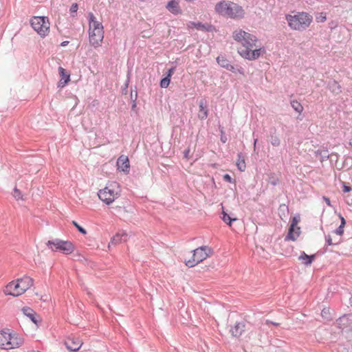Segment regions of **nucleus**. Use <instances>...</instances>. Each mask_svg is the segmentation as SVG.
I'll return each instance as SVG.
<instances>
[{
  "instance_id": "obj_39",
  "label": "nucleus",
  "mask_w": 352,
  "mask_h": 352,
  "mask_svg": "<svg viewBox=\"0 0 352 352\" xmlns=\"http://www.w3.org/2000/svg\"><path fill=\"white\" fill-rule=\"evenodd\" d=\"M77 10H78V4L74 3L71 6L69 11L71 13H75L77 12Z\"/></svg>"
},
{
  "instance_id": "obj_46",
  "label": "nucleus",
  "mask_w": 352,
  "mask_h": 352,
  "mask_svg": "<svg viewBox=\"0 0 352 352\" xmlns=\"http://www.w3.org/2000/svg\"><path fill=\"white\" fill-rule=\"evenodd\" d=\"M323 199L324 200V201L326 202V204H327L328 206H331V201H330L329 198H328V197H327L324 196V197H323Z\"/></svg>"
},
{
  "instance_id": "obj_37",
  "label": "nucleus",
  "mask_w": 352,
  "mask_h": 352,
  "mask_svg": "<svg viewBox=\"0 0 352 352\" xmlns=\"http://www.w3.org/2000/svg\"><path fill=\"white\" fill-rule=\"evenodd\" d=\"M137 98H138V93H137V91H135V98H133V93L131 92V99L133 101L132 109H134L136 107V100H137Z\"/></svg>"
},
{
  "instance_id": "obj_33",
  "label": "nucleus",
  "mask_w": 352,
  "mask_h": 352,
  "mask_svg": "<svg viewBox=\"0 0 352 352\" xmlns=\"http://www.w3.org/2000/svg\"><path fill=\"white\" fill-rule=\"evenodd\" d=\"M170 78L165 76L160 81V87L162 88H167L170 84Z\"/></svg>"
},
{
  "instance_id": "obj_28",
  "label": "nucleus",
  "mask_w": 352,
  "mask_h": 352,
  "mask_svg": "<svg viewBox=\"0 0 352 352\" xmlns=\"http://www.w3.org/2000/svg\"><path fill=\"white\" fill-rule=\"evenodd\" d=\"M236 166H237L238 169L240 171H244L245 170L246 166H245V160H244L243 156L242 155V153H241L238 154V160L236 162Z\"/></svg>"
},
{
  "instance_id": "obj_19",
  "label": "nucleus",
  "mask_w": 352,
  "mask_h": 352,
  "mask_svg": "<svg viewBox=\"0 0 352 352\" xmlns=\"http://www.w3.org/2000/svg\"><path fill=\"white\" fill-rule=\"evenodd\" d=\"M300 232V228L296 226H292V225H290L288 233L287 236H285V241H296L297 237L299 236Z\"/></svg>"
},
{
  "instance_id": "obj_40",
  "label": "nucleus",
  "mask_w": 352,
  "mask_h": 352,
  "mask_svg": "<svg viewBox=\"0 0 352 352\" xmlns=\"http://www.w3.org/2000/svg\"><path fill=\"white\" fill-rule=\"evenodd\" d=\"M334 232L338 235H342L344 233V227L340 226Z\"/></svg>"
},
{
  "instance_id": "obj_13",
  "label": "nucleus",
  "mask_w": 352,
  "mask_h": 352,
  "mask_svg": "<svg viewBox=\"0 0 352 352\" xmlns=\"http://www.w3.org/2000/svg\"><path fill=\"white\" fill-rule=\"evenodd\" d=\"M82 342L78 338H68L65 341L66 348L71 351H77L82 346Z\"/></svg>"
},
{
  "instance_id": "obj_3",
  "label": "nucleus",
  "mask_w": 352,
  "mask_h": 352,
  "mask_svg": "<svg viewBox=\"0 0 352 352\" xmlns=\"http://www.w3.org/2000/svg\"><path fill=\"white\" fill-rule=\"evenodd\" d=\"M286 19L292 29L302 31L309 26L312 21V16L305 12H298L294 16L287 15Z\"/></svg>"
},
{
  "instance_id": "obj_26",
  "label": "nucleus",
  "mask_w": 352,
  "mask_h": 352,
  "mask_svg": "<svg viewBox=\"0 0 352 352\" xmlns=\"http://www.w3.org/2000/svg\"><path fill=\"white\" fill-rule=\"evenodd\" d=\"M315 155L316 157H320V161L321 162L329 160L330 157V155L329 154L327 149L317 150L315 151Z\"/></svg>"
},
{
  "instance_id": "obj_16",
  "label": "nucleus",
  "mask_w": 352,
  "mask_h": 352,
  "mask_svg": "<svg viewBox=\"0 0 352 352\" xmlns=\"http://www.w3.org/2000/svg\"><path fill=\"white\" fill-rule=\"evenodd\" d=\"M117 166L118 169L128 173L130 169L129 160L127 156L122 155L117 160Z\"/></svg>"
},
{
  "instance_id": "obj_20",
  "label": "nucleus",
  "mask_w": 352,
  "mask_h": 352,
  "mask_svg": "<svg viewBox=\"0 0 352 352\" xmlns=\"http://www.w3.org/2000/svg\"><path fill=\"white\" fill-rule=\"evenodd\" d=\"M59 75L61 77L58 87H64L70 80V74L62 67H58Z\"/></svg>"
},
{
  "instance_id": "obj_4",
  "label": "nucleus",
  "mask_w": 352,
  "mask_h": 352,
  "mask_svg": "<svg viewBox=\"0 0 352 352\" xmlns=\"http://www.w3.org/2000/svg\"><path fill=\"white\" fill-rule=\"evenodd\" d=\"M46 245L53 252L59 251L65 254H70L74 251V245L69 241H63L60 239L50 240Z\"/></svg>"
},
{
  "instance_id": "obj_43",
  "label": "nucleus",
  "mask_w": 352,
  "mask_h": 352,
  "mask_svg": "<svg viewBox=\"0 0 352 352\" xmlns=\"http://www.w3.org/2000/svg\"><path fill=\"white\" fill-rule=\"evenodd\" d=\"M351 190H352V188L351 186L344 184L343 190H342L344 192H349L351 191Z\"/></svg>"
},
{
  "instance_id": "obj_57",
  "label": "nucleus",
  "mask_w": 352,
  "mask_h": 352,
  "mask_svg": "<svg viewBox=\"0 0 352 352\" xmlns=\"http://www.w3.org/2000/svg\"><path fill=\"white\" fill-rule=\"evenodd\" d=\"M349 144L352 146V139L350 140Z\"/></svg>"
},
{
  "instance_id": "obj_1",
  "label": "nucleus",
  "mask_w": 352,
  "mask_h": 352,
  "mask_svg": "<svg viewBox=\"0 0 352 352\" xmlns=\"http://www.w3.org/2000/svg\"><path fill=\"white\" fill-rule=\"evenodd\" d=\"M232 38L244 47V49L238 50L243 58L252 60L257 59L261 56V48L252 50L254 47H256L258 39L256 36L241 29H238L233 32Z\"/></svg>"
},
{
  "instance_id": "obj_17",
  "label": "nucleus",
  "mask_w": 352,
  "mask_h": 352,
  "mask_svg": "<svg viewBox=\"0 0 352 352\" xmlns=\"http://www.w3.org/2000/svg\"><path fill=\"white\" fill-rule=\"evenodd\" d=\"M17 281L21 287V292L23 293L30 289L33 285L34 283L33 279L29 276H24L21 278H18Z\"/></svg>"
},
{
  "instance_id": "obj_24",
  "label": "nucleus",
  "mask_w": 352,
  "mask_h": 352,
  "mask_svg": "<svg viewBox=\"0 0 352 352\" xmlns=\"http://www.w3.org/2000/svg\"><path fill=\"white\" fill-rule=\"evenodd\" d=\"M315 254L307 255L305 252H302L299 256V260L302 261V263L307 266L310 265L315 259Z\"/></svg>"
},
{
  "instance_id": "obj_53",
  "label": "nucleus",
  "mask_w": 352,
  "mask_h": 352,
  "mask_svg": "<svg viewBox=\"0 0 352 352\" xmlns=\"http://www.w3.org/2000/svg\"><path fill=\"white\" fill-rule=\"evenodd\" d=\"M331 155V156L335 155V156H336V157L337 159H338V156H339L338 153H332Z\"/></svg>"
},
{
  "instance_id": "obj_36",
  "label": "nucleus",
  "mask_w": 352,
  "mask_h": 352,
  "mask_svg": "<svg viewBox=\"0 0 352 352\" xmlns=\"http://www.w3.org/2000/svg\"><path fill=\"white\" fill-rule=\"evenodd\" d=\"M14 197L19 200L22 198L21 193L19 190H18L16 188L14 189V193H13Z\"/></svg>"
},
{
  "instance_id": "obj_35",
  "label": "nucleus",
  "mask_w": 352,
  "mask_h": 352,
  "mask_svg": "<svg viewBox=\"0 0 352 352\" xmlns=\"http://www.w3.org/2000/svg\"><path fill=\"white\" fill-rule=\"evenodd\" d=\"M325 240H326V244L327 245H338L340 243V241L333 243L332 241V239H331V236L329 234L325 236Z\"/></svg>"
},
{
  "instance_id": "obj_23",
  "label": "nucleus",
  "mask_w": 352,
  "mask_h": 352,
  "mask_svg": "<svg viewBox=\"0 0 352 352\" xmlns=\"http://www.w3.org/2000/svg\"><path fill=\"white\" fill-rule=\"evenodd\" d=\"M9 329L0 331V348L7 349Z\"/></svg>"
},
{
  "instance_id": "obj_11",
  "label": "nucleus",
  "mask_w": 352,
  "mask_h": 352,
  "mask_svg": "<svg viewBox=\"0 0 352 352\" xmlns=\"http://www.w3.org/2000/svg\"><path fill=\"white\" fill-rule=\"evenodd\" d=\"M186 25L188 29L196 28L198 30L207 32H212L214 30V27L212 25L208 23H202L199 21H189Z\"/></svg>"
},
{
  "instance_id": "obj_9",
  "label": "nucleus",
  "mask_w": 352,
  "mask_h": 352,
  "mask_svg": "<svg viewBox=\"0 0 352 352\" xmlns=\"http://www.w3.org/2000/svg\"><path fill=\"white\" fill-rule=\"evenodd\" d=\"M104 38V30H89V38L90 44L94 47H98L101 45L102 41Z\"/></svg>"
},
{
  "instance_id": "obj_50",
  "label": "nucleus",
  "mask_w": 352,
  "mask_h": 352,
  "mask_svg": "<svg viewBox=\"0 0 352 352\" xmlns=\"http://www.w3.org/2000/svg\"><path fill=\"white\" fill-rule=\"evenodd\" d=\"M68 43H69V41H63V42L61 43L60 45H61V46H63V47H65V46L67 45H68Z\"/></svg>"
},
{
  "instance_id": "obj_27",
  "label": "nucleus",
  "mask_w": 352,
  "mask_h": 352,
  "mask_svg": "<svg viewBox=\"0 0 352 352\" xmlns=\"http://www.w3.org/2000/svg\"><path fill=\"white\" fill-rule=\"evenodd\" d=\"M273 131H270V137H269L270 143L273 146H279L280 144V140L276 135V129H273Z\"/></svg>"
},
{
  "instance_id": "obj_42",
  "label": "nucleus",
  "mask_w": 352,
  "mask_h": 352,
  "mask_svg": "<svg viewBox=\"0 0 352 352\" xmlns=\"http://www.w3.org/2000/svg\"><path fill=\"white\" fill-rule=\"evenodd\" d=\"M175 70V67H173L171 68H170L167 73H166V77H168V78H171L172 75L173 74Z\"/></svg>"
},
{
  "instance_id": "obj_2",
  "label": "nucleus",
  "mask_w": 352,
  "mask_h": 352,
  "mask_svg": "<svg viewBox=\"0 0 352 352\" xmlns=\"http://www.w3.org/2000/svg\"><path fill=\"white\" fill-rule=\"evenodd\" d=\"M214 10L218 14L231 19H241L245 14L244 10L241 6L226 0L217 3Z\"/></svg>"
},
{
  "instance_id": "obj_54",
  "label": "nucleus",
  "mask_w": 352,
  "mask_h": 352,
  "mask_svg": "<svg viewBox=\"0 0 352 352\" xmlns=\"http://www.w3.org/2000/svg\"><path fill=\"white\" fill-rule=\"evenodd\" d=\"M272 184L273 186H276V185L277 184V181H273V182H272Z\"/></svg>"
},
{
  "instance_id": "obj_18",
  "label": "nucleus",
  "mask_w": 352,
  "mask_h": 352,
  "mask_svg": "<svg viewBox=\"0 0 352 352\" xmlns=\"http://www.w3.org/2000/svg\"><path fill=\"white\" fill-rule=\"evenodd\" d=\"M199 118L201 120H206L208 116V109L207 107V102L205 99L200 100L199 102Z\"/></svg>"
},
{
  "instance_id": "obj_10",
  "label": "nucleus",
  "mask_w": 352,
  "mask_h": 352,
  "mask_svg": "<svg viewBox=\"0 0 352 352\" xmlns=\"http://www.w3.org/2000/svg\"><path fill=\"white\" fill-rule=\"evenodd\" d=\"M6 295H10L12 296H19L23 293L21 292V287L19 285L17 280L9 283L3 290Z\"/></svg>"
},
{
  "instance_id": "obj_30",
  "label": "nucleus",
  "mask_w": 352,
  "mask_h": 352,
  "mask_svg": "<svg viewBox=\"0 0 352 352\" xmlns=\"http://www.w3.org/2000/svg\"><path fill=\"white\" fill-rule=\"evenodd\" d=\"M222 220L229 226H231V223L232 221H235L237 220L235 217H231L228 214H227L225 211L223 210L222 212Z\"/></svg>"
},
{
  "instance_id": "obj_12",
  "label": "nucleus",
  "mask_w": 352,
  "mask_h": 352,
  "mask_svg": "<svg viewBox=\"0 0 352 352\" xmlns=\"http://www.w3.org/2000/svg\"><path fill=\"white\" fill-rule=\"evenodd\" d=\"M8 344L7 345V349L18 348L23 343V338L15 334L12 335L10 331L8 333Z\"/></svg>"
},
{
  "instance_id": "obj_55",
  "label": "nucleus",
  "mask_w": 352,
  "mask_h": 352,
  "mask_svg": "<svg viewBox=\"0 0 352 352\" xmlns=\"http://www.w3.org/2000/svg\"><path fill=\"white\" fill-rule=\"evenodd\" d=\"M347 160H351H351H352V158H351V157H348V158H346V161H347Z\"/></svg>"
},
{
  "instance_id": "obj_52",
  "label": "nucleus",
  "mask_w": 352,
  "mask_h": 352,
  "mask_svg": "<svg viewBox=\"0 0 352 352\" xmlns=\"http://www.w3.org/2000/svg\"><path fill=\"white\" fill-rule=\"evenodd\" d=\"M257 141H258L257 138H255V139L254 140V151L256 150V146Z\"/></svg>"
},
{
  "instance_id": "obj_25",
  "label": "nucleus",
  "mask_w": 352,
  "mask_h": 352,
  "mask_svg": "<svg viewBox=\"0 0 352 352\" xmlns=\"http://www.w3.org/2000/svg\"><path fill=\"white\" fill-rule=\"evenodd\" d=\"M23 313L28 316L34 324H37L38 320L36 318V312L28 307L22 309Z\"/></svg>"
},
{
  "instance_id": "obj_29",
  "label": "nucleus",
  "mask_w": 352,
  "mask_h": 352,
  "mask_svg": "<svg viewBox=\"0 0 352 352\" xmlns=\"http://www.w3.org/2000/svg\"><path fill=\"white\" fill-rule=\"evenodd\" d=\"M291 106L294 109V110L299 113H301L303 111L302 105L297 100H293L291 101Z\"/></svg>"
},
{
  "instance_id": "obj_15",
  "label": "nucleus",
  "mask_w": 352,
  "mask_h": 352,
  "mask_svg": "<svg viewBox=\"0 0 352 352\" xmlns=\"http://www.w3.org/2000/svg\"><path fill=\"white\" fill-rule=\"evenodd\" d=\"M166 8L174 15H178L182 12V10L179 6V0L169 1L166 5Z\"/></svg>"
},
{
  "instance_id": "obj_47",
  "label": "nucleus",
  "mask_w": 352,
  "mask_h": 352,
  "mask_svg": "<svg viewBox=\"0 0 352 352\" xmlns=\"http://www.w3.org/2000/svg\"><path fill=\"white\" fill-rule=\"evenodd\" d=\"M340 220H341V223L340 226L344 227V226L346 224V221L343 217L340 216Z\"/></svg>"
},
{
  "instance_id": "obj_51",
  "label": "nucleus",
  "mask_w": 352,
  "mask_h": 352,
  "mask_svg": "<svg viewBox=\"0 0 352 352\" xmlns=\"http://www.w3.org/2000/svg\"><path fill=\"white\" fill-rule=\"evenodd\" d=\"M221 140L223 143H225V142H226V140H227V138H226L225 136H223V135H221Z\"/></svg>"
},
{
  "instance_id": "obj_58",
  "label": "nucleus",
  "mask_w": 352,
  "mask_h": 352,
  "mask_svg": "<svg viewBox=\"0 0 352 352\" xmlns=\"http://www.w3.org/2000/svg\"><path fill=\"white\" fill-rule=\"evenodd\" d=\"M139 1L143 2V1H145L146 0H139Z\"/></svg>"
},
{
  "instance_id": "obj_31",
  "label": "nucleus",
  "mask_w": 352,
  "mask_h": 352,
  "mask_svg": "<svg viewBox=\"0 0 352 352\" xmlns=\"http://www.w3.org/2000/svg\"><path fill=\"white\" fill-rule=\"evenodd\" d=\"M321 316L327 321L332 320L331 317L330 310L329 308H324L321 311Z\"/></svg>"
},
{
  "instance_id": "obj_38",
  "label": "nucleus",
  "mask_w": 352,
  "mask_h": 352,
  "mask_svg": "<svg viewBox=\"0 0 352 352\" xmlns=\"http://www.w3.org/2000/svg\"><path fill=\"white\" fill-rule=\"evenodd\" d=\"M88 21H89V24L91 25V23L94 22L96 21V19L95 17V16L94 15V14L92 12H89V14H88Z\"/></svg>"
},
{
  "instance_id": "obj_41",
  "label": "nucleus",
  "mask_w": 352,
  "mask_h": 352,
  "mask_svg": "<svg viewBox=\"0 0 352 352\" xmlns=\"http://www.w3.org/2000/svg\"><path fill=\"white\" fill-rule=\"evenodd\" d=\"M223 177L224 181H226L227 182H229V183L233 182V179L229 174H225Z\"/></svg>"
},
{
  "instance_id": "obj_22",
  "label": "nucleus",
  "mask_w": 352,
  "mask_h": 352,
  "mask_svg": "<svg viewBox=\"0 0 352 352\" xmlns=\"http://www.w3.org/2000/svg\"><path fill=\"white\" fill-rule=\"evenodd\" d=\"M327 87L333 94L338 95L342 92L341 86L335 80H330L328 82Z\"/></svg>"
},
{
  "instance_id": "obj_21",
  "label": "nucleus",
  "mask_w": 352,
  "mask_h": 352,
  "mask_svg": "<svg viewBox=\"0 0 352 352\" xmlns=\"http://www.w3.org/2000/svg\"><path fill=\"white\" fill-rule=\"evenodd\" d=\"M128 235L126 232H122L117 233L111 240V243L112 245H117L122 242H125L127 241Z\"/></svg>"
},
{
  "instance_id": "obj_8",
  "label": "nucleus",
  "mask_w": 352,
  "mask_h": 352,
  "mask_svg": "<svg viewBox=\"0 0 352 352\" xmlns=\"http://www.w3.org/2000/svg\"><path fill=\"white\" fill-rule=\"evenodd\" d=\"M217 63L223 68L232 72L233 73L238 72L241 74H244V69L242 67L236 68L234 65L230 63V61L225 56L220 55L216 58Z\"/></svg>"
},
{
  "instance_id": "obj_7",
  "label": "nucleus",
  "mask_w": 352,
  "mask_h": 352,
  "mask_svg": "<svg viewBox=\"0 0 352 352\" xmlns=\"http://www.w3.org/2000/svg\"><path fill=\"white\" fill-rule=\"evenodd\" d=\"M98 195L101 201L109 205L117 198L118 193L115 192L114 190L105 187L99 190Z\"/></svg>"
},
{
  "instance_id": "obj_34",
  "label": "nucleus",
  "mask_w": 352,
  "mask_h": 352,
  "mask_svg": "<svg viewBox=\"0 0 352 352\" xmlns=\"http://www.w3.org/2000/svg\"><path fill=\"white\" fill-rule=\"evenodd\" d=\"M72 224L77 228V230L82 234H86L87 231L85 228L78 224V223L75 221H72Z\"/></svg>"
},
{
  "instance_id": "obj_49",
  "label": "nucleus",
  "mask_w": 352,
  "mask_h": 352,
  "mask_svg": "<svg viewBox=\"0 0 352 352\" xmlns=\"http://www.w3.org/2000/svg\"><path fill=\"white\" fill-rule=\"evenodd\" d=\"M189 152H190L189 149H186V150L184 151V157H186V158L188 157Z\"/></svg>"
},
{
  "instance_id": "obj_32",
  "label": "nucleus",
  "mask_w": 352,
  "mask_h": 352,
  "mask_svg": "<svg viewBox=\"0 0 352 352\" xmlns=\"http://www.w3.org/2000/svg\"><path fill=\"white\" fill-rule=\"evenodd\" d=\"M89 30H103V25L100 22L96 21L89 25Z\"/></svg>"
},
{
  "instance_id": "obj_45",
  "label": "nucleus",
  "mask_w": 352,
  "mask_h": 352,
  "mask_svg": "<svg viewBox=\"0 0 352 352\" xmlns=\"http://www.w3.org/2000/svg\"><path fill=\"white\" fill-rule=\"evenodd\" d=\"M343 320H344V318L342 317V318H340L339 319L337 320V324L338 325L339 328H342L341 325H342V322L343 321Z\"/></svg>"
},
{
  "instance_id": "obj_56",
  "label": "nucleus",
  "mask_w": 352,
  "mask_h": 352,
  "mask_svg": "<svg viewBox=\"0 0 352 352\" xmlns=\"http://www.w3.org/2000/svg\"><path fill=\"white\" fill-rule=\"evenodd\" d=\"M129 81V79L128 78V80H126V86L127 87L128 86V82Z\"/></svg>"
},
{
  "instance_id": "obj_44",
  "label": "nucleus",
  "mask_w": 352,
  "mask_h": 352,
  "mask_svg": "<svg viewBox=\"0 0 352 352\" xmlns=\"http://www.w3.org/2000/svg\"><path fill=\"white\" fill-rule=\"evenodd\" d=\"M298 219L296 217H294L292 220V223H291V225H292V226H296L298 222Z\"/></svg>"
},
{
  "instance_id": "obj_48",
  "label": "nucleus",
  "mask_w": 352,
  "mask_h": 352,
  "mask_svg": "<svg viewBox=\"0 0 352 352\" xmlns=\"http://www.w3.org/2000/svg\"><path fill=\"white\" fill-rule=\"evenodd\" d=\"M266 323H267V324H273V325H274V326H278V325H279V324H278V323H277V322H272V321H270V320H266Z\"/></svg>"
},
{
  "instance_id": "obj_5",
  "label": "nucleus",
  "mask_w": 352,
  "mask_h": 352,
  "mask_svg": "<svg viewBox=\"0 0 352 352\" xmlns=\"http://www.w3.org/2000/svg\"><path fill=\"white\" fill-rule=\"evenodd\" d=\"M192 252V258L185 262L186 265L189 267H192L205 260L212 253V250L208 246L204 245L194 250Z\"/></svg>"
},
{
  "instance_id": "obj_6",
  "label": "nucleus",
  "mask_w": 352,
  "mask_h": 352,
  "mask_svg": "<svg viewBox=\"0 0 352 352\" xmlns=\"http://www.w3.org/2000/svg\"><path fill=\"white\" fill-rule=\"evenodd\" d=\"M30 24L41 37H45L50 32V22L47 16H33Z\"/></svg>"
},
{
  "instance_id": "obj_14",
  "label": "nucleus",
  "mask_w": 352,
  "mask_h": 352,
  "mask_svg": "<svg viewBox=\"0 0 352 352\" xmlns=\"http://www.w3.org/2000/svg\"><path fill=\"white\" fill-rule=\"evenodd\" d=\"M245 330V322L244 321L236 322L230 329V333L232 336L239 338Z\"/></svg>"
}]
</instances>
